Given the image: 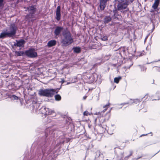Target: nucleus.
<instances>
[{
  "label": "nucleus",
  "mask_w": 160,
  "mask_h": 160,
  "mask_svg": "<svg viewBox=\"0 0 160 160\" xmlns=\"http://www.w3.org/2000/svg\"><path fill=\"white\" fill-rule=\"evenodd\" d=\"M72 42L71 34L69 32H68L64 35V37L62 41V43L65 45L71 43Z\"/></svg>",
  "instance_id": "f257e3e1"
},
{
  "label": "nucleus",
  "mask_w": 160,
  "mask_h": 160,
  "mask_svg": "<svg viewBox=\"0 0 160 160\" xmlns=\"http://www.w3.org/2000/svg\"><path fill=\"white\" fill-rule=\"evenodd\" d=\"M16 55L18 56H23L25 54V52L22 51H15Z\"/></svg>",
  "instance_id": "9d476101"
},
{
  "label": "nucleus",
  "mask_w": 160,
  "mask_h": 160,
  "mask_svg": "<svg viewBox=\"0 0 160 160\" xmlns=\"http://www.w3.org/2000/svg\"><path fill=\"white\" fill-rule=\"evenodd\" d=\"M111 20V18L110 17H107L105 18V22H108Z\"/></svg>",
  "instance_id": "6ab92c4d"
},
{
  "label": "nucleus",
  "mask_w": 160,
  "mask_h": 160,
  "mask_svg": "<svg viewBox=\"0 0 160 160\" xmlns=\"http://www.w3.org/2000/svg\"><path fill=\"white\" fill-rule=\"evenodd\" d=\"M56 43V41L55 40H52L48 42L47 44V46L50 47L55 46Z\"/></svg>",
  "instance_id": "6e6552de"
},
{
  "label": "nucleus",
  "mask_w": 160,
  "mask_h": 160,
  "mask_svg": "<svg viewBox=\"0 0 160 160\" xmlns=\"http://www.w3.org/2000/svg\"><path fill=\"white\" fill-rule=\"evenodd\" d=\"M55 90L54 89L41 90L39 91V94L41 95L46 96H50L54 94Z\"/></svg>",
  "instance_id": "7ed1b4c3"
},
{
  "label": "nucleus",
  "mask_w": 160,
  "mask_h": 160,
  "mask_svg": "<svg viewBox=\"0 0 160 160\" xmlns=\"http://www.w3.org/2000/svg\"><path fill=\"white\" fill-rule=\"evenodd\" d=\"M13 48H14V47L13 46Z\"/></svg>",
  "instance_id": "5701e85b"
},
{
  "label": "nucleus",
  "mask_w": 160,
  "mask_h": 160,
  "mask_svg": "<svg viewBox=\"0 0 160 160\" xmlns=\"http://www.w3.org/2000/svg\"><path fill=\"white\" fill-rule=\"evenodd\" d=\"M56 19L58 20H59L60 18V6H58L56 10Z\"/></svg>",
  "instance_id": "0eeeda50"
},
{
  "label": "nucleus",
  "mask_w": 160,
  "mask_h": 160,
  "mask_svg": "<svg viewBox=\"0 0 160 160\" xmlns=\"http://www.w3.org/2000/svg\"><path fill=\"white\" fill-rule=\"evenodd\" d=\"M62 28L60 27H58L56 28L55 31V33L56 35H58L62 30Z\"/></svg>",
  "instance_id": "f8f14e48"
},
{
  "label": "nucleus",
  "mask_w": 160,
  "mask_h": 160,
  "mask_svg": "<svg viewBox=\"0 0 160 160\" xmlns=\"http://www.w3.org/2000/svg\"><path fill=\"white\" fill-rule=\"evenodd\" d=\"M3 4V0H0V7Z\"/></svg>",
  "instance_id": "aec40b11"
},
{
  "label": "nucleus",
  "mask_w": 160,
  "mask_h": 160,
  "mask_svg": "<svg viewBox=\"0 0 160 160\" xmlns=\"http://www.w3.org/2000/svg\"><path fill=\"white\" fill-rule=\"evenodd\" d=\"M7 36H10L9 35L8 32H2L0 35V38H3Z\"/></svg>",
  "instance_id": "2eb2a0df"
},
{
  "label": "nucleus",
  "mask_w": 160,
  "mask_h": 160,
  "mask_svg": "<svg viewBox=\"0 0 160 160\" xmlns=\"http://www.w3.org/2000/svg\"><path fill=\"white\" fill-rule=\"evenodd\" d=\"M55 99L57 100H60L61 99V97L60 95H56L55 96Z\"/></svg>",
  "instance_id": "a211bd4d"
},
{
  "label": "nucleus",
  "mask_w": 160,
  "mask_h": 160,
  "mask_svg": "<svg viewBox=\"0 0 160 160\" xmlns=\"http://www.w3.org/2000/svg\"><path fill=\"white\" fill-rule=\"evenodd\" d=\"M128 3V0H118V9L121 10L125 9Z\"/></svg>",
  "instance_id": "f03ea898"
},
{
  "label": "nucleus",
  "mask_w": 160,
  "mask_h": 160,
  "mask_svg": "<svg viewBox=\"0 0 160 160\" xmlns=\"http://www.w3.org/2000/svg\"><path fill=\"white\" fill-rule=\"evenodd\" d=\"M159 0H155L153 5L152 6V7L154 9H156L157 8L159 4Z\"/></svg>",
  "instance_id": "4468645a"
},
{
  "label": "nucleus",
  "mask_w": 160,
  "mask_h": 160,
  "mask_svg": "<svg viewBox=\"0 0 160 160\" xmlns=\"http://www.w3.org/2000/svg\"><path fill=\"white\" fill-rule=\"evenodd\" d=\"M106 2L100 0V9L101 10H103L106 6Z\"/></svg>",
  "instance_id": "9b49d317"
},
{
  "label": "nucleus",
  "mask_w": 160,
  "mask_h": 160,
  "mask_svg": "<svg viewBox=\"0 0 160 160\" xmlns=\"http://www.w3.org/2000/svg\"><path fill=\"white\" fill-rule=\"evenodd\" d=\"M24 41L21 40L17 42L16 44H14V47H23V45L24 44Z\"/></svg>",
  "instance_id": "1a4fd4ad"
},
{
  "label": "nucleus",
  "mask_w": 160,
  "mask_h": 160,
  "mask_svg": "<svg viewBox=\"0 0 160 160\" xmlns=\"http://www.w3.org/2000/svg\"><path fill=\"white\" fill-rule=\"evenodd\" d=\"M36 10V8L33 6H30L28 8V10L30 13L34 14Z\"/></svg>",
  "instance_id": "ddd939ff"
},
{
  "label": "nucleus",
  "mask_w": 160,
  "mask_h": 160,
  "mask_svg": "<svg viewBox=\"0 0 160 160\" xmlns=\"http://www.w3.org/2000/svg\"><path fill=\"white\" fill-rule=\"evenodd\" d=\"M121 79V78L120 77H118V78H115L114 79V82L118 83L119 82V80Z\"/></svg>",
  "instance_id": "f3484780"
},
{
  "label": "nucleus",
  "mask_w": 160,
  "mask_h": 160,
  "mask_svg": "<svg viewBox=\"0 0 160 160\" xmlns=\"http://www.w3.org/2000/svg\"><path fill=\"white\" fill-rule=\"evenodd\" d=\"M25 55L31 58H35L38 56L37 52L33 49H29L25 51Z\"/></svg>",
  "instance_id": "20e7f679"
},
{
  "label": "nucleus",
  "mask_w": 160,
  "mask_h": 160,
  "mask_svg": "<svg viewBox=\"0 0 160 160\" xmlns=\"http://www.w3.org/2000/svg\"><path fill=\"white\" fill-rule=\"evenodd\" d=\"M106 39H107V38H105V39H103V40H106Z\"/></svg>",
  "instance_id": "4be33fe9"
},
{
  "label": "nucleus",
  "mask_w": 160,
  "mask_h": 160,
  "mask_svg": "<svg viewBox=\"0 0 160 160\" xmlns=\"http://www.w3.org/2000/svg\"><path fill=\"white\" fill-rule=\"evenodd\" d=\"M74 51L77 53H78L80 52L81 51V48L79 47H75L73 48Z\"/></svg>",
  "instance_id": "dca6fc26"
},
{
  "label": "nucleus",
  "mask_w": 160,
  "mask_h": 160,
  "mask_svg": "<svg viewBox=\"0 0 160 160\" xmlns=\"http://www.w3.org/2000/svg\"><path fill=\"white\" fill-rule=\"evenodd\" d=\"M88 113L87 112H84V115H88Z\"/></svg>",
  "instance_id": "412c9836"
},
{
  "label": "nucleus",
  "mask_w": 160,
  "mask_h": 160,
  "mask_svg": "<svg viewBox=\"0 0 160 160\" xmlns=\"http://www.w3.org/2000/svg\"><path fill=\"white\" fill-rule=\"evenodd\" d=\"M16 28L14 25H12L8 30V32L10 36L14 35L15 33Z\"/></svg>",
  "instance_id": "39448f33"
},
{
  "label": "nucleus",
  "mask_w": 160,
  "mask_h": 160,
  "mask_svg": "<svg viewBox=\"0 0 160 160\" xmlns=\"http://www.w3.org/2000/svg\"><path fill=\"white\" fill-rule=\"evenodd\" d=\"M34 18V15L32 13H29L28 14H27L26 17V18L27 20L29 22L32 21V19Z\"/></svg>",
  "instance_id": "423d86ee"
}]
</instances>
